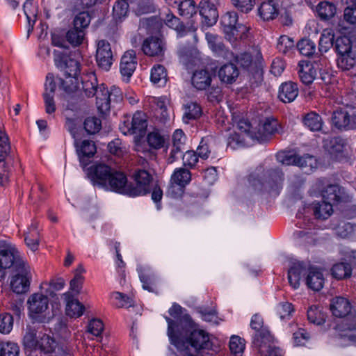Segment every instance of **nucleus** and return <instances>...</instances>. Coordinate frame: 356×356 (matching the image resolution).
I'll use <instances>...</instances> for the list:
<instances>
[{
  "mask_svg": "<svg viewBox=\"0 0 356 356\" xmlns=\"http://www.w3.org/2000/svg\"><path fill=\"white\" fill-rule=\"evenodd\" d=\"M309 339V335L304 329H299L293 334V342L295 346H305Z\"/></svg>",
  "mask_w": 356,
  "mask_h": 356,
  "instance_id": "obj_64",
  "label": "nucleus"
},
{
  "mask_svg": "<svg viewBox=\"0 0 356 356\" xmlns=\"http://www.w3.org/2000/svg\"><path fill=\"white\" fill-rule=\"evenodd\" d=\"M26 264L14 244L7 240L0 241V265L4 269L13 266L20 268Z\"/></svg>",
  "mask_w": 356,
  "mask_h": 356,
  "instance_id": "obj_10",
  "label": "nucleus"
},
{
  "mask_svg": "<svg viewBox=\"0 0 356 356\" xmlns=\"http://www.w3.org/2000/svg\"><path fill=\"white\" fill-rule=\"evenodd\" d=\"M351 273V266L346 262L337 263L332 268V275L338 280L348 278L350 277Z\"/></svg>",
  "mask_w": 356,
  "mask_h": 356,
  "instance_id": "obj_45",
  "label": "nucleus"
},
{
  "mask_svg": "<svg viewBox=\"0 0 356 356\" xmlns=\"http://www.w3.org/2000/svg\"><path fill=\"white\" fill-rule=\"evenodd\" d=\"M19 272L13 277L10 287L13 292L20 294L26 292L30 284V267L26 265L19 268Z\"/></svg>",
  "mask_w": 356,
  "mask_h": 356,
  "instance_id": "obj_15",
  "label": "nucleus"
},
{
  "mask_svg": "<svg viewBox=\"0 0 356 356\" xmlns=\"http://www.w3.org/2000/svg\"><path fill=\"white\" fill-rule=\"evenodd\" d=\"M147 127L146 115L141 111L134 113L132 119L124 118L120 124V129L124 135L141 134Z\"/></svg>",
  "mask_w": 356,
  "mask_h": 356,
  "instance_id": "obj_12",
  "label": "nucleus"
},
{
  "mask_svg": "<svg viewBox=\"0 0 356 356\" xmlns=\"http://www.w3.org/2000/svg\"><path fill=\"white\" fill-rule=\"evenodd\" d=\"M25 243L29 248L35 252L38 250L40 241V232L36 222L32 223L25 234Z\"/></svg>",
  "mask_w": 356,
  "mask_h": 356,
  "instance_id": "obj_37",
  "label": "nucleus"
},
{
  "mask_svg": "<svg viewBox=\"0 0 356 356\" xmlns=\"http://www.w3.org/2000/svg\"><path fill=\"white\" fill-rule=\"evenodd\" d=\"M295 42L289 36L282 35L278 39L277 44V50L282 54H287L293 49Z\"/></svg>",
  "mask_w": 356,
  "mask_h": 356,
  "instance_id": "obj_57",
  "label": "nucleus"
},
{
  "mask_svg": "<svg viewBox=\"0 0 356 356\" xmlns=\"http://www.w3.org/2000/svg\"><path fill=\"white\" fill-rule=\"evenodd\" d=\"M298 95L297 85L293 82L282 83L279 89V99L284 103H290L296 99Z\"/></svg>",
  "mask_w": 356,
  "mask_h": 356,
  "instance_id": "obj_30",
  "label": "nucleus"
},
{
  "mask_svg": "<svg viewBox=\"0 0 356 356\" xmlns=\"http://www.w3.org/2000/svg\"><path fill=\"white\" fill-rule=\"evenodd\" d=\"M113 304L118 307H129L134 305L133 300L120 292H114L111 295Z\"/></svg>",
  "mask_w": 356,
  "mask_h": 356,
  "instance_id": "obj_55",
  "label": "nucleus"
},
{
  "mask_svg": "<svg viewBox=\"0 0 356 356\" xmlns=\"http://www.w3.org/2000/svg\"><path fill=\"white\" fill-rule=\"evenodd\" d=\"M259 17L264 21L275 19L279 15L278 4L275 0H268L262 2L259 7Z\"/></svg>",
  "mask_w": 356,
  "mask_h": 356,
  "instance_id": "obj_26",
  "label": "nucleus"
},
{
  "mask_svg": "<svg viewBox=\"0 0 356 356\" xmlns=\"http://www.w3.org/2000/svg\"><path fill=\"white\" fill-rule=\"evenodd\" d=\"M316 11L321 19L326 20L335 15L336 7L328 1H321L317 5Z\"/></svg>",
  "mask_w": 356,
  "mask_h": 356,
  "instance_id": "obj_43",
  "label": "nucleus"
},
{
  "mask_svg": "<svg viewBox=\"0 0 356 356\" xmlns=\"http://www.w3.org/2000/svg\"><path fill=\"white\" fill-rule=\"evenodd\" d=\"M335 48L338 55L353 52L352 41L348 36L339 37L336 40Z\"/></svg>",
  "mask_w": 356,
  "mask_h": 356,
  "instance_id": "obj_51",
  "label": "nucleus"
},
{
  "mask_svg": "<svg viewBox=\"0 0 356 356\" xmlns=\"http://www.w3.org/2000/svg\"><path fill=\"white\" fill-rule=\"evenodd\" d=\"M13 327V317L10 314H2L0 315V332L8 334Z\"/></svg>",
  "mask_w": 356,
  "mask_h": 356,
  "instance_id": "obj_62",
  "label": "nucleus"
},
{
  "mask_svg": "<svg viewBox=\"0 0 356 356\" xmlns=\"http://www.w3.org/2000/svg\"><path fill=\"white\" fill-rule=\"evenodd\" d=\"M277 159L284 165H297L306 172L312 171L318 167L317 159L309 154L300 155L292 152H280L277 155Z\"/></svg>",
  "mask_w": 356,
  "mask_h": 356,
  "instance_id": "obj_9",
  "label": "nucleus"
},
{
  "mask_svg": "<svg viewBox=\"0 0 356 356\" xmlns=\"http://www.w3.org/2000/svg\"><path fill=\"white\" fill-rule=\"evenodd\" d=\"M298 74L300 81L304 84L309 85L316 79L317 69L314 63L307 60H301L298 63Z\"/></svg>",
  "mask_w": 356,
  "mask_h": 356,
  "instance_id": "obj_23",
  "label": "nucleus"
},
{
  "mask_svg": "<svg viewBox=\"0 0 356 356\" xmlns=\"http://www.w3.org/2000/svg\"><path fill=\"white\" fill-rule=\"evenodd\" d=\"M200 14L202 17V24L207 26L215 24L218 17L216 8L209 0H202L200 3Z\"/></svg>",
  "mask_w": 356,
  "mask_h": 356,
  "instance_id": "obj_21",
  "label": "nucleus"
},
{
  "mask_svg": "<svg viewBox=\"0 0 356 356\" xmlns=\"http://www.w3.org/2000/svg\"><path fill=\"white\" fill-rule=\"evenodd\" d=\"M276 131L275 122L269 120L265 121L262 124L259 125L257 132H254L257 136H261L264 140H257L259 143L265 142L268 139V136L273 134Z\"/></svg>",
  "mask_w": 356,
  "mask_h": 356,
  "instance_id": "obj_50",
  "label": "nucleus"
},
{
  "mask_svg": "<svg viewBox=\"0 0 356 356\" xmlns=\"http://www.w3.org/2000/svg\"><path fill=\"white\" fill-rule=\"evenodd\" d=\"M74 145L80 163L84 165L86 164V159L92 157L97 150L95 143L90 140H78L75 138Z\"/></svg>",
  "mask_w": 356,
  "mask_h": 356,
  "instance_id": "obj_20",
  "label": "nucleus"
},
{
  "mask_svg": "<svg viewBox=\"0 0 356 356\" xmlns=\"http://www.w3.org/2000/svg\"><path fill=\"white\" fill-rule=\"evenodd\" d=\"M87 175L95 186L118 193H120L121 186L125 183L124 173L102 163H94L87 168Z\"/></svg>",
  "mask_w": 356,
  "mask_h": 356,
  "instance_id": "obj_1",
  "label": "nucleus"
},
{
  "mask_svg": "<svg viewBox=\"0 0 356 356\" xmlns=\"http://www.w3.org/2000/svg\"><path fill=\"white\" fill-rule=\"evenodd\" d=\"M306 273V269L302 262L294 263L288 272V280L293 289H297L300 284V280L302 274Z\"/></svg>",
  "mask_w": 356,
  "mask_h": 356,
  "instance_id": "obj_33",
  "label": "nucleus"
},
{
  "mask_svg": "<svg viewBox=\"0 0 356 356\" xmlns=\"http://www.w3.org/2000/svg\"><path fill=\"white\" fill-rule=\"evenodd\" d=\"M212 73L206 70H196L192 76V84L197 90H205L211 83Z\"/></svg>",
  "mask_w": 356,
  "mask_h": 356,
  "instance_id": "obj_28",
  "label": "nucleus"
},
{
  "mask_svg": "<svg viewBox=\"0 0 356 356\" xmlns=\"http://www.w3.org/2000/svg\"><path fill=\"white\" fill-rule=\"evenodd\" d=\"M137 270L139 275L140 280L142 282L143 288L149 292L153 291L152 286V281L154 278V273L149 266L138 265Z\"/></svg>",
  "mask_w": 356,
  "mask_h": 356,
  "instance_id": "obj_35",
  "label": "nucleus"
},
{
  "mask_svg": "<svg viewBox=\"0 0 356 356\" xmlns=\"http://www.w3.org/2000/svg\"><path fill=\"white\" fill-rule=\"evenodd\" d=\"M191 181V172L184 168H175L170 177L166 195L173 198L181 197Z\"/></svg>",
  "mask_w": 356,
  "mask_h": 356,
  "instance_id": "obj_11",
  "label": "nucleus"
},
{
  "mask_svg": "<svg viewBox=\"0 0 356 356\" xmlns=\"http://www.w3.org/2000/svg\"><path fill=\"white\" fill-rule=\"evenodd\" d=\"M314 213L316 218L326 219L332 213V205L330 202L322 201L314 204Z\"/></svg>",
  "mask_w": 356,
  "mask_h": 356,
  "instance_id": "obj_47",
  "label": "nucleus"
},
{
  "mask_svg": "<svg viewBox=\"0 0 356 356\" xmlns=\"http://www.w3.org/2000/svg\"><path fill=\"white\" fill-rule=\"evenodd\" d=\"M149 147L153 149H159L165 147L166 140L158 130L149 132L146 137Z\"/></svg>",
  "mask_w": 356,
  "mask_h": 356,
  "instance_id": "obj_41",
  "label": "nucleus"
},
{
  "mask_svg": "<svg viewBox=\"0 0 356 356\" xmlns=\"http://www.w3.org/2000/svg\"><path fill=\"white\" fill-rule=\"evenodd\" d=\"M96 60L99 67L108 71L113 63V54L110 44L104 40L97 42Z\"/></svg>",
  "mask_w": 356,
  "mask_h": 356,
  "instance_id": "obj_17",
  "label": "nucleus"
},
{
  "mask_svg": "<svg viewBox=\"0 0 356 356\" xmlns=\"http://www.w3.org/2000/svg\"><path fill=\"white\" fill-rule=\"evenodd\" d=\"M90 22V16L87 12H81L76 15L73 21V26L79 29H81L82 31L86 30Z\"/></svg>",
  "mask_w": 356,
  "mask_h": 356,
  "instance_id": "obj_61",
  "label": "nucleus"
},
{
  "mask_svg": "<svg viewBox=\"0 0 356 356\" xmlns=\"http://www.w3.org/2000/svg\"><path fill=\"white\" fill-rule=\"evenodd\" d=\"M152 83L158 87L165 86L168 81L166 69L162 65L157 64L152 67L150 74Z\"/></svg>",
  "mask_w": 356,
  "mask_h": 356,
  "instance_id": "obj_36",
  "label": "nucleus"
},
{
  "mask_svg": "<svg viewBox=\"0 0 356 356\" xmlns=\"http://www.w3.org/2000/svg\"><path fill=\"white\" fill-rule=\"evenodd\" d=\"M323 201L339 202L342 200L341 188L337 185H330L321 194Z\"/></svg>",
  "mask_w": 356,
  "mask_h": 356,
  "instance_id": "obj_49",
  "label": "nucleus"
},
{
  "mask_svg": "<svg viewBox=\"0 0 356 356\" xmlns=\"http://www.w3.org/2000/svg\"><path fill=\"white\" fill-rule=\"evenodd\" d=\"M179 14L186 17H192L196 13L195 3L193 0H184L179 3Z\"/></svg>",
  "mask_w": 356,
  "mask_h": 356,
  "instance_id": "obj_58",
  "label": "nucleus"
},
{
  "mask_svg": "<svg viewBox=\"0 0 356 356\" xmlns=\"http://www.w3.org/2000/svg\"><path fill=\"white\" fill-rule=\"evenodd\" d=\"M238 15L236 12H227L221 19V24L225 37L230 42L238 38L245 37L248 28L243 24H237Z\"/></svg>",
  "mask_w": 356,
  "mask_h": 356,
  "instance_id": "obj_8",
  "label": "nucleus"
},
{
  "mask_svg": "<svg viewBox=\"0 0 356 356\" xmlns=\"http://www.w3.org/2000/svg\"><path fill=\"white\" fill-rule=\"evenodd\" d=\"M334 32L330 29H325L323 31L318 44L319 51L326 53L332 47L334 41Z\"/></svg>",
  "mask_w": 356,
  "mask_h": 356,
  "instance_id": "obj_46",
  "label": "nucleus"
},
{
  "mask_svg": "<svg viewBox=\"0 0 356 356\" xmlns=\"http://www.w3.org/2000/svg\"><path fill=\"white\" fill-rule=\"evenodd\" d=\"M229 349L235 356H241L245 349L243 340L238 336H232L229 341Z\"/></svg>",
  "mask_w": 356,
  "mask_h": 356,
  "instance_id": "obj_59",
  "label": "nucleus"
},
{
  "mask_svg": "<svg viewBox=\"0 0 356 356\" xmlns=\"http://www.w3.org/2000/svg\"><path fill=\"white\" fill-rule=\"evenodd\" d=\"M84 128L90 134H95L101 129V120L96 117H88L84 122Z\"/></svg>",
  "mask_w": 356,
  "mask_h": 356,
  "instance_id": "obj_60",
  "label": "nucleus"
},
{
  "mask_svg": "<svg viewBox=\"0 0 356 356\" xmlns=\"http://www.w3.org/2000/svg\"><path fill=\"white\" fill-rule=\"evenodd\" d=\"M19 348L16 343L6 341L0 343V356H19Z\"/></svg>",
  "mask_w": 356,
  "mask_h": 356,
  "instance_id": "obj_52",
  "label": "nucleus"
},
{
  "mask_svg": "<svg viewBox=\"0 0 356 356\" xmlns=\"http://www.w3.org/2000/svg\"><path fill=\"white\" fill-rule=\"evenodd\" d=\"M199 312L200 314L202 319L207 322L218 325L220 323V321H222V319L218 316L216 309L213 308H202L200 309Z\"/></svg>",
  "mask_w": 356,
  "mask_h": 356,
  "instance_id": "obj_56",
  "label": "nucleus"
},
{
  "mask_svg": "<svg viewBox=\"0 0 356 356\" xmlns=\"http://www.w3.org/2000/svg\"><path fill=\"white\" fill-rule=\"evenodd\" d=\"M86 33L81 29H79L74 26L70 28L66 33L67 41L73 47L81 45L85 39Z\"/></svg>",
  "mask_w": 356,
  "mask_h": 356,
  "instance_id": "obj_42",
  "label": "nucleus"
},
{
  "mask_svg": "<svg viewBox=\"0 0 356 356\" xmlns=\"http://www.w3.org/2000/svg\"><path fill=\"white\" fill-rule=\"evenodd\" d=\"M332 122L339 129H356V106L348 110H337L332 116Z\"/></svg>",
  "mask_w": 356,
  "mask_h": 356,
  "instance_id": "obj_13",
  "label": "nucleus"
},
{
  "mask_svg": "<svg viewBox=\"0 0 356 356\" xmlns=\"http://www.w3.org/2000/svg\"><path fill=\"white\" fill-rule=\"evenodd\" d=\"M351 305L350 302L345 298L336 297L330 303V310L332 314L338 318H343L350 314Z\"/></svg>",
  "mask_w": 356,
  "mask_h": 356,
  "instance_id": "obj_25",
  "label": "nucleus"
},
{
  "mask_svg": "<svg viewBox=\"0 0 356 356\" xmlns=\"http://www.w3.org/2000/svg\"><path fill=\"white\" fill-rule=\"evenodd\" d=\"M63 296L66 302V314L70 317H79L84 311L83 305L76 299L74 298L70 293H65Z\"/></svg>",
  "mask_w": 356,
  "mask_h": 356,
  "instance_id": "obj_29",
  "label": "nucleus"
},
{
  "mask_svg": "<svg viewBox=\"0 0 356 356\" xmlns=\"http://www.w3.org/2000/svg\"><path fill=\"white\" fill-rule=\"evenodd\" d=\"M202 115L201 107L195 102H188L184 105L183 121L188 124L192 120L200 118Z\"/></svg>",
  "mask_w": 356,
  "mask_h": 356,
  "instance_id": "obj_39",
  "label": "nucleus"
},
{
  "mask_svg": "<svg viewBox=\"0 0 356 356\" xmlns=\"http://www.w3.org/2000/svg\"><path fill=\"white\" fill-rule=\"evenodd\" d=\"M238 74V70L233 63L222 65L218 71V76L220 81L228 84L235 82Z\"/></svg>",
  "mask_w": 356,
  "mask_h": 356,
  "instance_id": "obj_31",
  "label": "nucleus"
},
{
  "mask_svg": "<svg viewBox=\"0 0 356 356\" xmlns=\"http://www.w3.org/2000/svg\"><path fill=\"white\" fill-rule=\"evenodd\" d=\"M324 276L320 269L311 267L307 272L306 284L313 291H318L324 284Z\"/></svg>",
  "mask_w": 356,
  "mask_h": 356,
  "instance_id": "obj_24",
  "label": "nucleus"
},
{
  "mask_svg": "<svg viewBox=\"0 0 356 356\" xmlns=\"http://www.w3.org/2000/svg\"><path fill=\"white\" fill-rule=\"evenodd\" d=\"M137 65L136 53L133 50L126 51L122 56L120 70L124 81H128Z\"/></svg>",
  "mask_w": 356,
  "mask_h": 356,
  "instance_id": "obj_19",
  "label": "nucleus"
},
{
  "mask_svg": "<svg viewBox=\"0 0 356 356\" xmlns=\"http://www.w3.org/2000/svg\"><path fill=\"white\" fill-rule=\"evenodd\" d=\"M337 66L343 71L350 70L356 64V56L354 52L338 55Z\"/></svg>",
  "mask_w": 356,
  "mask_h": 356,
  "instance_id": "obj_48",
  "label": "nucleus"
},
{
  "mask_svg": "<svg viewBox=\"0 0 356 356\" xmlns=\"http://www.w3.org/2000/svg\"><path fill=\"white\" fill-rule=\"evenodd\" d=\"M28 315L33 321L48 323L53 316L49 307L47 289L31 294L27 300Z\"/></svg>",
  "mask_w": 356,
  "mask_h": 356,
  "instance_id": "obj_4",
  "label": "nucleus"
},
{
  "mask_svg": "<svg viewBox=\"0 0 356 356\" xmlns=\"http://www.w3.org/2000/svg\"><path fill=\"white\" fill-rule=\"evenodd\" d=\"M264 140L251 131L250 124L245 120H240L236 125V131L227 141V145L232 149L248 145L252 140Z\"/></svg>",
  "mask_w": 356,
  "mask_h": 356,
  "instance_id": "obj_5",
  "label": "nucleus"
},
{
  "mask_svg": "<svg viewBox=\"0 0 356 356\" xmlns=\"http://www.w3.org/2000/svg\"><path fill=\"white\" fill-rule=\"evenodd\" d=\"M136 186L129 184L125 176V183L121 186L120 194L129 197H136L146 195L150 191L151 175L145 170H138L135 174Z\"/></svg>",
  "mask_w": 356,
  "mask_h": 356,
  "instance_id": "obj_7",
  "label": "nucleus"
},
{
  "mask_svg": "<svg viewBox=\"0 0 356 356\" xmlns=\"http://www.w3.org/2000/svg\"><path fill=\"white\" fill-rule=\"evenodd\" d=\"M23 10L27 19L28 33H29L33 31L38 13L37 2L34 0H26L24 3Z\"/></svg>",
  "mask_w": 356,
  "mask_h": 356,
  "instance_id": "obj_34",
  "label": "nucleus"
},
{
  "mask_svg": "<svg viewBox=\"0 0 356 356\" xmlns=\"http://www.w3.org/2000/svg\"><path fill=\"white\" fill-rule=\"evenodd\" d=\"M307 318L314 324L321 325L325 322V316L318 307L312 306L307 310Z\"/></svg>",
  "mask_w": 356,
  "mask_h": 356,
  "instance_id": "obj_53",
  "label": "nucleus"
},
{
  "mask_svg": "<svg viewBox=\"0 0 356 356\" xmlns=\"http://www.w3.org/2000/svg\"><path fill=\"white\" fill-rule=\"evenodd\" d=\"M40 333L30 325L26 326L22 339V343L24 348L28 350H37L38 343H40Z\"/></svg>",
  "mask_w": 356,
  "mask_h": 356,
  "instance_id": "obj_32",
  "label": "nucleus"
},
{
  "mask_svg": "<svg viewBox=\"0 0 356 356\" xmlns=\"http://www.w3.org/2000/svg\"><path fill=\"white\" fill-rule=\"evenodd\" d=\"M300 53L305 56H310L316 51V45L314 42L308 39H302L297 44Z\"/></svg>",
  "mask_w": 356,
  "mask_h": 356,
  "instance_id": "obj_54",
  "label": "nucleus"
},
{
  "mask_svg": "<svg viewBox=\"0 0 356 356\" xmlns=\"http://www.w3.org/2000/svg\"><path fill=\"white\" fill-rule=\"evenodd\" d=\"M172 145L167 163L172 164L176 161L183 150L186 142V136L181 129H176L172 136Z\"/></svg>",
  "mask_w": 356,
  "mask_h": 356,
  "instance_id": "obj_18",
  "label": "nucleus"
},
{
  "mask_svg": "<svg viewBox=\"0 0 356 356\" xmlns=\"http://www.w3.org/2000/svg\"><path fill=\"white\" fill-rule=\"evenodd\" d=\"M184 309L178 304L174 303L169 309L170 315L175 318L172 320L169 317H165L168 323V336L170 343L177 348H181L179 342V337L186 334L188 328H193L194 322L187 314L184 313Z\"/></svg>",
  "mask_w": 356,
  "mask_h": 356,
  "instance_id": "obj_2",
  "label": "nucleus"
},
{
  "mask_svg": "<svg viewBox=\"0 0 356 356\" xmlns=\"http://www.w3.org/2000/svg\"><path fill=\"white\" fill-rule=\"evenodd\" d=\"M39 339L40 343H38L37 350L41 352L49 353L54 351L57 347L55 339L47 334L40 333Z\"/></svg>",
  "mask_w": 356,
  "mask_h": 356,
  "instance_id": "obj_44",
  "label": "nucleus"
},
{
  "mask_svg": "<svg viewBox=\"0 0 356 356\" xmlns=\"http://www.w3.org/2000/svg\"><path fill=\"white\" fill-rule=\"evenodd\" d=\"M261 356H283V352L279 348L260 344L259 350Z\"/></svg>",
  "mask_w": 356,
  "mask_h": 356,
  "instance_id": "obj_63",
  "label": "nucleus"
},
{
  "mask_svg": "<svg viewBox=\"0 0 356 356\" xmlns=\"http://www.w3.org/2000/svg\"><path fill=\"white\" fill-rule=\"evenodd\" d=\"M196 325L194 323L193 328H188L186 330L188 332L186 334L184 333V336L179 337V342L181 348H177L182 351L186 348L191 345L195 349H204L209 348L211 347V343L209 334L202 330L196 329Z\"/></svg>",
  "mask_w": 356,
  "mask_h": 356,
  "instance_id": "obj_6",
  "label": "nucleus"
},
{
  "mask_svg": "<svg viewBox=\"0 0 356 356\" xmlns=\"http://www.w3.org/2000/svg\"><path fill=\"white\" fill-rule=\"evenodd\" d=\"M54 56L55 65L64 72L65 76V80L57 78V81L65 91L67 92L74 91L78 87L79 61L70 56H64L60 51L56 50L54 51Z\"/></svg>",
  "mask_w": 356,
  "mask_h": 356,
  "instance_id": "obj_3",
  "label": "nucleus"
},
{
  "mask_svg": "<svg viewBox=\"0 0 356 356\" xmlns=\"http://www.w3.org/2000/svg\"><path fill=\"white\" fill-rule=\"evenodd\" d=\"M142 50L149 56H161L165 50V44L160 38L152 36L143 41Z\"/></svg>",
  "mask_w": 356,
  "mask_h": 356,
  "instance_id": "obj_22",
  "label": "nucleus"
},
{
  "mask_svg": "<svg viewBox=\"0 0 356 356\" xmlns=\"http://www.w3.org/2000/svg\"><path fill=\"white\" fill-rule=\"evenodd\" d=\"M129 5L125 1H118L113 8V19L116 23L123 22L128 16Z\"/></svg>",
  "mask_w": 356,
  "mask_h": 356,
  "instance_id": "obj_40",
  "label": "nucleus"
},
{
  "mask_svg": "<svg viewBox=\"0 0 356 356\" xmlns=\"http://www.w3.org/2000/svg\"><path fill=\"white\" fill-rule=\"evenodd\" d=\"M302 121L304 125L312 131H320L323 124L321 117L314 111L306 114Z\"/></svg>",
  "mask_w": 356,
  "mask_h": 356,
  "instance_id": "obj_38",
  "label": "nucleus"
},
{
  "mask_svg": "<svg viewBox=\"0 0 356 356\" xmlns=\"http://www.w3.org/2000/svg\"><path fill=\"white\" fill-rule=\"evenodd\" d=\"M205 39L209 48L216 56L225 59L232 58L233 54L225 46L221 37L215 33H207Z\"/></svg>",
  "mask_w": 356,
  "mask_h": 356,
  "instance_id": "obj_16",
  "label": "nucleus"
},
{
  "mask_svg": "<svg viewBox=\"0 0 356 356\" xmlns=\"http://www.w3.org/2000/svg\"><path fill=\"white\" fill-rule=\"evenodd\" d=\"M164 21L168 27L175 29L177 31L178 37L191 35L193 38V43L197 42L198 39L195 33L197 29V25L191 24L187 26H182L179 19L171 13L166 15Z\"/></svg>",
  "mask_w": 356,
  "mask_h": 356,
  "instance_id": "obj_14",
  "label": "nucleus"
},
{
  "mask_svg": "<svg viewBox=\"0 0 356 356\" xmlns=\"http://www.w3.org/2000/svg\"><path fill=\"white\" fill-rule=\"evenodd\" d=\"M95 95L98 111L102 114L106 113L110 110L108 89L104 84H101L96 89Z\"/></svg>",
  "mask_w": 356,
  "mask_h": 356,
  "instance_id": "obj_27",
  "label": "nucleus"
}]
</instances>
